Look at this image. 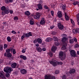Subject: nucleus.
Segmentation results:
<instances>
[{
	"mask_svg": "<svg viewBox=\"0 0 79 79\" xmlns=\"http://www.w3.org/2000/svg\"><path fill=\"white\" fill-rule=\"evenodd\" d=\"M4 71L6 73H11L12 71V68L11 67H6L4 69Z\"/></svg>",
	"mask_w": 79,
	"mask_h": 79,
	"instance_id": "1",
	"label": "nucleus"
},
{
	"mask_svg": "<svg viewBox=\"0 0 79 79\" xmlns=\"http://www.w3.org/2000/svg\"><path fill=\"white\" fill-rule=\"evenodd\" d=\"M70 53L71 56H73V57H77V54H76V52L74 50H71L70 51Z\"/></svg>",
	"mask_w": 79,
	"mask_h": 79,
	"instance_id": "2",
	"label": "nucleus"
},
{
	"mask_svg": "<svg viewBox=\"0 0 79 79\" xmlns=\"http://www.w3.org/2000/svg\"><path fill=\"white\" fill-rule=\"evenodd\" d=\"M9 9L8 7H6V9L3 11L2 12V15H5L6 14H8L9 13Z\"/></svg>",
	"mask_w": 79,
	"mask_h": 79,
	"instance_id": "3",
	"label": "nucleus"
},
{
	"mask_svg": "<svg viewBox=\"0 0 79 79\" xmlns=\"http://www.w3.org/2000/svg\"><path fill=\"white\" fill-rule=\"evenodd\" d=\"M58 27L59 29H60V30H63L64 29V26L60 23L58 24Z\"/></svg>",
	"mask_w": 79,
	"mask_h": 79,
	"instance_id": "4",
	"label": "nucleus"
},
{
	"mask_svg": "<svg viewBox=\"0 0 79 79\" xmlns=\"http://www.w3.org/2000/svg\"><path fill=\"white\" fill-rule=\"evenodd\" d=\"M20 71L22 74H26L27 73V71L26 69H21L20 70Z\"/></svg>",
	"mask_w": 79,
	"mask_h": 79,
	"instance_id": "5",
	"label": "nucleus"
},
{
	"mask_svg": "<svg viewBox=\"0 0 79 79\" xmlns=\"http://www.w3.org/2000/svg\"><path fill=\"white\" fill-rule=\"evenodd\" d=\"M5 75L3 74V72L2 71H0V77L1 78H2L3 79L4 77H5Z\"/></svg>",
	"mask_w": 79,
	"mask_h": 79,
	"instance_id": "6",
	"label": "nucleus"
},
{
	"mask_svg": "<svg viewBox=\"0 0 79 79\" xmlns=\"http://www.w3.org/2000/svg\"><path fill=\"white\" fill-rule=\"evenodd\" d=\"M56 46L53 45L51 48V50L52 52L55 53V51H56Z\"/></svg>",
	"mask_w": 79,
	"mask_h": 79,
	"instance_id": "7",
	"label": "nucleus"
},
{
	"mask_svg": "<svg viewBox=\"0 0 79 79\" xmlns=\"http://www.w3.org/2000/svg\"><path fill=\"white\" fill-rule=\"evenodd\" d=\"M49 63L51 64H52L53 66H56V65H57V64L56 63V62L53 61H49Z\"/></svg>",
	"mask_w": 79,
	"mask_h": 79,
	"instance_id": "8",
	"label": "nucleus"
},
{
	"mask_svg": "<svg viewBox=\"0 0 79 79\" xmlns=\"http://www.w3.org/2000/svg\"><path fill=\"white\" fill-rule=\"evenodd\" d=\"M34 18L36 19H39L40 18V15L39 14H36V15H34Z\"/></svg>",
	"mask_w": 79,
	"mask_h": 79,
	"instance_id": "9",
	"label": "nucleus"
},
{
	"mask_svg": "<svg viewBox=\"0 0 79 79\" xmlns=\"http://www.w3.org/2000/svg\"><path fill=\"white\" fill-rule=\"evenodd\" d=\"M62 14L61 11H58L57 13V16L59 18H61L62 17Z\"/></svg>",
	"mask_w": 79,
	"mask_h": 79,
	"instance_id": "10",
	"label": "nucleus"
},
{
	"mask_svg": "<svg viewBox=\"0 0 79 79\" xmlns=\"http://www.w3.org/2000/svg\"><path fill=\"white\" fill-rule=\"evenodd\" d=\"M53 39L51 37H48L45 40L46 42H51L52 41Z\"/></svg>",
	"mask_w": 79,
	"mask_h": 79,
	"instance_id": "11",
	"label": "nucleus"
},
{
	"mask_svg": "<svg viewBox=\"0 0 79 79\" xmlns=\"http://www.w3.org/2000/svg\"><path fill=\"white\" fill-rule=\"evenodd\" d=\"M44 20H45V19H44V18H43L42 19L40 22V24H44L45 23V22Z\"/></svg>",
	"mask_w": 79,
	"mask_h": 79,
	"instance_id": "12",
	"label": "nucleus"
},
{
	"mask_svg": "<svg viewBox=\"0 0 79 79\" xmlns=\"http://www.w3.org/2000/svg\"><path fill=\"white\" fill-rule=\"evenodd\" d=\"M10 51H11V52L13 51V48H10L9 49H7L6 50V52L7 53H10Z\"/></svg>",
	"mask_w": 79,
	"mask_h": 79,
	"instance_id": "13",
	"label": "nucleus"
},
{
	"mask_svg": "<svg viewBox=\"0 0 79 79\" xmlns=\"http://www.w3.org/2000/svg\"><path fill=\"white\" fill-rule=\"evenodd\" d=\"M25 36L27 37H30L32 36V33L31 32H29V33H27L25 34Z\"/></svg>",
	"mask_w": 79,
	"mask_h": 79,
	"instance_id": "14",
	"label": "nucleus"
},
{
	"mask_svg": "<svg viewBox=\"0 0 79 79\" xmlns=\"http://www.w3.org/2000/svg\"><path fill=\"white\" fill-rule=\"evenodd\" d=\"M76 72V70L75 69H73L70 70L69 73L70 74H72L73 73H74Z\"/></svg>",
	"mask_w": 79,
	"mask_h": 79,
	"instance_id": "15",
	"label": "nucleus"
},
{
	"mask_svg": "<svg viewBox=\"0 0 79 79\" xmlns=\"http://www.w3.org/2000/svg\"><path fill=\"white\" fill-rule=\"evenodd\" d=\"M16 65H17L16 63H14L12 64L11 66L12 68H15L16 67Z\"/></svg>",
	"mask_w": 79,
	"mask_h": 79,
	"instance_id": "16",
	"label": "nucleus"
},
{
	"mask_svg": "<svg viewBox=\"0 0 79 79\" xmlns=\"http://www.w3.org/2000/svg\"><path fill=\"white\" fill-rule=\"evenodd\" d=\"M65 18L66 21H68V20H69V17L67 15V14L66 13H65Z\"/></svg>",
	"mask_w": 79,
	"mask_h": 79,
	"instance_id": "17",
	"label": "nucleus"
},
{
	"mask_svg": "<svg viewBox=\"0 0 79 79\" xmlns=\"http://www.w3.org/2000/svg\"><path fill=\"white\" fill-rule=\"evenodd\" d=\"M38 6V8L39 10H42V5L41 4H38L37 5Z\"/></svg>",
	"mask_w": 79,
	"mask_h": 79,
	"instance_id": "18",
	"label": "nucleus"
},
{
	"mask_svg": "<svg viewBox=\"0 0 79 79\" xmlns=\"http://www.w3.org/2000/svg\"><path fill=\"white\" fill-rule=\"evenodd\" d=\"M75 32L76 33H79V28H77L76 29H74L73 30V32L74 33V32Z\"/></svg>",
	"mask_w": 79,
	"mask_h": 79,
	"instance_id": "19",
	"label": "nucleus"
},
{
	"mask_svg": "<svg viewBox=\"0 0 79 79\" xmlns=\"http://www.w3.org/2000/svg\"><path fill=\"white\" fill-rule=\"evenodd\" d=\"M13 0H5V2L6 3H12Z\"/></svg>",
	"mask_w": 79,
	"mask_h": 79,
	"instance_id": "20",
	"label": "nucleus"
},
{
	"mask_svg": "<svg viewBox=\"0 0 79 79\" xmlns=\"http://www.w3.org/2000/svg\"><path fill=\"white\" fill-rule=\"evenodd\" d=\"M37 42L38 44H40L42 43V40L40 38L37 39Z\"/></svg>",
	"mask_w": 79,
	"mask_h": 79,
	"instance_id": "21",
	"label": "nucleus"
},
{
	"mask_svg": "<svg viewBox=\"0 0 79 79\" xmlns=\"http://www.w3.org/2000/svg\"><path fill=\"white\" fill-rule=\"evenodd\" d=\"M36 49L37 51H38V52H41L42 51V49H41V48L40 47L36 48Z\"/></svg>",
	"mask_w": 79,
	"mask_h": 79,
	"instance_id": "22",
	"label": "nucleus"
},
{
	"mask_svg": "<svg viewBox=\"0 0 79 79\" xmlns=\"http://www.w3.org/2000/svg\"><path fill=\"white\" fill-rule=\"evenodd\" d=\"M62 9L64 11L66 10V6L65 4H64L62 6Z\"/></svg>",
	"mask_w": 79,
	"mask_h": 79,
	"instance_id": "23",
	"label": "nucleus"
},
{
	"mask_svg": "<svg viewBox=\"0 0 79 79\" xmlns=\"http://www.w3.org/2000/svg\"><path fill=\"white\" fill-rule=\"evenodd\" d=\"M66 41V38L63 37V38H62V42L63 43L65 42Z\"/></svg>",
	"mask_w": 79,
	"mask_h": 79,
	"instance_id": "24",
	"label": "nucleus"
},
{
	"mask_svg": "<svg viewBox=\"0 0 79 79\" xmlns=\"http://www.w3.org/2000/svg\"><path fill=\"white\" fill-rule=\"evenodd\" d=\"M11 54L10 53H8L7 54V57L8 58H11Z\"/></svg>",
	"mask_w": 79,
	"mask_h": 79,
	"instance_id": "25",
	"label": "nucleus"
},
{
	"mask_svg": "<svg viewBox=\"0 0 79 79\" xmlns=\"http://www.w3.org/2000/svg\"><path fill=\"white\" fill-rule=\"evenodd\" d=\"M53 39H54V41H56V42H58V39L57 38V37L54 36L53 37Z\"/></svg>",
	"mask_w": 79,
	"mask_h": 79,
	"instance_id": "26",
	"label": "nucleus"
},
{
	"mask_svg": "<svg viewBox=\"0 0 79 79\" xmlns=\"http://www.w3.org/2000/svg\"><path fill=\"white\" fill-rule=\"evenodd\" d=\"M7 40L8 42H11V38L10 37H8L7 38Z\"/></svg>",
	"mask_w": 79,
	"mask_h": 79,
	"instance_id": "27",
	"label": "nucleus"
},
{
	"mask_svg": "<svg viewBox=\"0 0 79 79\" xmlns=\"http://www.w3.org/2000/svg\"><path fill=\"white\" fill-rule=\"evenodd\" d=\"M25 15H27V16H29L30 15V14L31 13H30V12H29V11H26L25 13Z\"/></svg>",
	"mask_w": 79,
	"mask_h": 79,
	"instance_id": "28",
	"label": "nucleus"
},
{
	"mask_svg": "<svg viewBox=\"0 0 79 79\" xmlns=\"http://www.w3.org/2000/svg\"><path fill=\"white\" fill-rule=\"evenodd\" d=\"M73 4L74 6L76 5H78L79 4V2H74L73 3Z\"/></svg>",
	"mask_w": 79,
	"mask_h": 79,
	"instance_id": "29",
	"label": "nucleus"
},
{
	"mask_svg": "<svg viewBox=\"0 0 79 79\" xmlns=\"http://www.w3.org/2000/svg\"><path fill=\"white\" fill-rule=\"evenodd\" d=\"M59 56H63V52H60L59 53Z\"/></svg>",
	"mask_w": 79,
	"mask_h": 79,
	"instance_id": "30",
	"label": "nucleus"
},
{
	"mask_svg": "<svg viewBox=\"0 0 79 79\" xmlns=\"http://www.w3.org/2000/svg\"><path fill=\"white\" fill-rule=\"evenodd\" d=\"M6 8V7L5 6H3L1 7V9L2 11H4Z\"/></svg>",
	"mask_w": 79,
	"mask_h": 79,
	"instance_id": "31",
	"label": "nucleus"
},
{
	"mask_svg": "<svg viewBox=\"0 0 79 79\" xmlns=\"http://www.w3.org/2000/svg\"><path fill=\"white\" fill-rule=\"evenodd\" d=\"M65 59V57L64 56H61V57L60 58V60H63Z\"/></svg>",
	"mask_w": 79,
	"mask_h": 79,
	"instance_id": "32",
	"label": "nucleus"
},
{
	"mask_svg": "<svg viewBox=\"0 0 79 79\" xmlns=\"http://www.w3.org/2000/svg\"><path fill=\"white\" fill-rule=\"evenodd\" d=\"M61 49L63 50H66V47L65 46H63L61 48Z\"/></svg>",
	"mask_w": 79,
	"mask_h": 79,
	"instance_id": "33",
	"label": "nucleus"
},
{
	"mask_svg": "<svg viewBox=\"0 0 79 79\" xmlns=\"http://www.w3.org/2000/svg\"><path fill=\"white\" fill-rule=\"evenodd\" d=\"M12 52H13V54L14 55L16 54V50L15 49L13 48Z\"/></svg>",
	"mask_w": 79,
	"mask_h": 79,
	"instance_id": "34",
	"label": "nucleus"
},
{
	"mask_svg": "<svg viewBox=\"0 0 79 79\" xmlns=\"http://www.w3.org/2000/svg\"><path fill=\"white\" fill-rule=\"evenodd\" d=\"M62 79H66V76L64 75L62 76Z\"/></svg>",
	"mask_w": 79,
	"mask_h": 79,
	"instance_id": "35",
	"label": "nucleus"
},
{
	"mask_svg": "<svg viewBox=\"0 0 79 79\" xmlns=\"http://www.w3.org/2000/svg\"><path fill=\"white\" fill-rule=\"evenodd\" d=\"M34 22H33V21L32 20H30V24L31 25H33L34 24Z\"/></svg>",
	"mask_w": 79,
	"mask_h": 79,
	"instance_id": "36",
	"label": "nucleus"
},
{
	"mask_svg": "<svg viewBox=\"0 0 79 79\" xmlns=\"http://www.w3.org/2000/svg\"><path fill=\"white\" fill-rule=\"evenodd\" d=\"M5 76L7 77H9L10 76V74L7 73L5 74Z\"/></svg>",
	"mask_w": 79,
	"mask_h": 79,
	"instance_id": "37",
	"label": "nucleus"
},
{
	"mask_svg": "<svg viewBox=\"0 0 79 79\" xmlns=\"http://www.w3.org/2000/svg\"><path fill=\"white\" fill-rule=\"evenodd\" d=\"M37 42V39H35L33 41V43L34 44H36Z\"/></svg>",
	"mask_w": 79,
	"mask_h": 79,
	"instance_id": "38",
	"label": "nucleus"
},
{
	"mask_svg": "<svg viewBox=\"0 0 79 79\" xmlns=\"http://www.w3.org/2000/svg\"><path fill=\"white\" fill-rule=\"evenodd\" d=\"M69 43H70V44H73V42H74V41H73V39H70L69 40Z\"/></svg>",
	"mask_w": 79,
	"mask_h": 79,
	"instance_id": "39",
	"label": "nucleus"
},
{
	"mask_svg": "<svg viewBox=\"0 0 79 79\" xmlns=\"http://www.w3.org/2000/svg\"><path fill=\"white\" fill-rule=\"evenodd\" d=\"M79 44H76L75 46H74V48H78V47H79Z\"/></svg>",
	"mask_w": 79,
	"mask_h": 79,
	"instance_id": "40",
	"label": "nucleus"
},
{
	"mask_svg": "<svg viewBox=\"0 0 79 79\" xmlns=\"http://www.w3.org/2000/svg\"><path fill=\"white\" fill-rule=\"evenodd\" d=\"M49 55L51 57H52L53 56V54L52 53V52H49Z\"/></svg>",
	"mask_w": 79,
	"mask_h": 79,
	"instance_id": "41",
	"label": "nucleus"
},
{
	"mask_svg": "<svg viewBox=\"0 0 79 79\" xmlns=\"http://www.w3.org/2000/svg\"><path fill=\"white\" fill-rule=\"evenodd\" d=\"M59 73H60V71L59 70H56L55 71V73L56 74H58Z\"/></svg>",
	"mask_w": 79,
	"mask_h": 79,
	"instance_id": "42",
	"label": "nucleus"
},
{
	"mask_svg": "<svg viewBox=\"0 0 79 79\" xmlns=\"http://www.w3.org/2000/svg\"><path fill=\"white\" fill-rule=\"evenodd\" d=\"M54 44L55 45H56V46H58L60 45V43H54Z\"/></svg>",
	"mask_w": 79,
	"mask_h": 79,
	"instance_id": "43",
	"label": "nucleus"
},
{
	"mask_svg": "<svg viewBox=\"0 0 79 79\" xmlns=\"http://www.w3.org/2000/svg\"><path fill=\"white\" fill-rule=\"evenodd\" d=\"M58 64L62 65L63 64V62H57Z\"/></svg>",
	"mask_w": 79,
	"mask_h": 79,
	"instance_id": "44",
	"label": "nucleus"
},
{
	"mask_svg": "<svg viewBox=\"0 0 79 79\" xmlns=\"http://www.w3.org/2000/svg\"><path fill=\"white\" fill-rule=\"evenodd\" d=\"M14 20H15V21H16V20H18V17H15L14 18Z\"/></svg>",
	"mask_w": 79,
	"mask_h": 79,
	"instance_id": "45",
	"label": "nucleus"
},
{
	"mask_svg": "<svg viewBox=\"0 0 79 79\" xmlns=\"http://www.w3.org/2000/svg\"><path fill=\"white\" fill-rule=\"evenodd\" d=\"M51 13L52 16H53V14H54V12L53 11L51 10Z\"/></svg>",
	"mask_w": 79,
	"mask_h": 79,
	"instance_id": "46",
	"label": "nucleus"
},
{
	"mask_svg": "<svg viewBox=\"0 0 79 79\" xmlns=\"http://www.w3.org/2000/svg\"><path fill=\"white\" fill-rule=\"evenodd\" d=\"M0 50L2 51L3 50V46H0Z\"/></svg>",
	"mask_w": 79,
	"mask_h": 79,
	"instance_id": "47",
	"label": "nucleus"
},
{
	"mask_svg": "<svg viewBox=\"0 0 79 79\" xmlns=\"http://www.w3.org/2000/svg\"><path fill=\"white\" fill-rule=\"evenodd\" d=\"M11 32L12 34H16V32L15 31H12Z\"/></svg>",
	"mask_w": 79,
	"mask_h": 79,
	"instance_id": "48",
	"label": "nucleus"
},
{
	"mask_svg": "<svg viewBox=\"0 0 79 79\" xmlns=\"http://www.w3.org/2000/svg\"><path fill=\"white\" fill-rule=\"evenodd\" d=\"M23 60H26L27 59V57H26V56H23Z\"/></svg>",
	"mask_w": 79,
	"mask_h": 79,
	"instance_id": "49",
	"label": "nucleus"
},
{
	"mask_svg": "<svg viewBox=\"0 0 79 79\" xmlns=\"http://www.w3.org/2000/svg\"><path fill=\"white\" fill-rule=\"evenodd\" d=\"M4 48H7V45L6 44H4Z\"/></svg>",
	"mask_w": 79,
	"mask_h": 79,
	"instance_id": "50",
	"label": "nucleus"
},
{
	"mask_svg": "<svg viewBox=\"0 0 79 79\" xmlns=\"http://www.w3.org/2000/svg\"><path fill=\"white\" fill-rule=\"evenodd\" d=\"M44 7L45 9H49L48 7L47 6H44Z\"/></svg>",
	"mask_w": 79,
	"mask_h": 79,
	"instance_id": "51",
	"label": "nucleus"
},
{
	"mask_svg": "<svg viewBox=\"0 0 79 79\" xmlns=\"http://www.w3.org/2000/svg\"><path fill=\"white\" fill-rule=\"evenodd\" d=\"M63 37H65V38H66V37H67V35L66 34H64L63 35Z\"/></svg>",
	"mask_w": 79,
	"mask_h": 79,
	"instance_id": "52",
	"label": "nucleus"
},
{
	"mask_svg": "<svg viewBox=\"0 0 79 79\" xmlns=\"http://www.w3.org/2000/svg\"><path fill=\"white\" fill-rule=\"evenodd\" d=\"M25 52H26V49H23L22 50V53H25Z\"/></svg>",
	"mask_w": 79,
	"mask_h": 79,
	"instance_id": "53",
	"label": "nucleus"
},
{
	"mask_svg": "<svg viewBox=\"0 0 79 79\" xmlns=\"http://www.w3.org/2000/svg\"><path fill=\"white\" fill-rule=\"evenodd\" d=\"M73 40H74V41H75V42H77V39H76V38L74 37L73 38Z\"/></svg>",
	"mask_w": 79,
	"mask_h": 79,
	"instance_id": "54",
	"label": "nucleus"
},
{
	"mask_svg": "<svg viewBox=\"0 0 79 79\" xmlns=\"http://www.w3.org/2000/svg\"><path fill=\"white\" fill-rule=\"evenodd\" d=\"M23 56H24L23 55H21L20 56V58H23Z\"/></svg>",
	"mask_w": 79,
	"mask_h": 79,
	"instance_id": "55",
	"label": "nucleus"
},
{
	"mask_svg": "<svg viewBox=\"0 0 79 79\" xmlns=\"http://www.w3.org/2000/svg\"><path fill=\"white\" fill-rule=\"evenodd\" d=\"M54 28V26L53 25H52V26H51L50 27V28L51 29H53Z\"/></svg>",
	"mask_w": 79,
	"mask_h": 79,
	"instance_id": "56",
	"label": "nucleus"
},
{
	"mask_svg": "<svg viewBox=\"0 0 79 79\" xmlns=\"http://www.w3.org/2000/svg\"><path fill=\"white\" fill-rule=\"evenodd\" d=\"M10 14H12L13 13V10H10Z\"/></svg>",
	"mask_w": 79,
	"mask_h": 79,
	"instance_id": "57",
	"label": "nucleus"
},
{
	"mask_svg": "<svg viewBox=\"0 0 79 79\" xmlns=\"http://www.w3.org/2000/svg\"><path fill=\"white\" fill-rule=\"evenodd\" d=\"M77 19L79 18V14L77 15Z\"/></svg>",
	"mask_w": 79,
	"mask_h": 79,
	"instance_id": "58",
	"label": "nucleus"
},
{
	"mask_svg": "<svg viewBox=\"0 0 79 79\" xmlns=\"http://www.w3.org/2000/svg\"><path fill=\"white\" fill-rule=\"evenodd\" d=\"M24 38V35H23L21 37V39H23Z\"/></svg>",
	"mask_w": 79,
	"mask_h": 79,
	"instance_id": "59",
	"label": "nucleus"
},
{
	"mask_svg": "<svg viewBox=\"0 0 79 79\" xmlns=\"http://www.w3.org/2000/svg\"><path fill=\"white\" fill-rule=\"evenodd\" d=\"M42 50L43 51H45L46 50V49L45 48H43Z\"/></svg>",
	"mask_w": 79,
	"mask_h": 79,
	"instance_id": "60",
	"label": "nucleus"
},
{
	"mask_svg": "<svg viewBox=\"0 0 79 79\" xmlns=\"http://www.w3.org/2000/svg\"><path fill=\"white\" fill-rule=\"evenodd\" d=\"M36 47H39V45L38 44H37L36 45Z\"/></svg>",
	"mask_w": 79,
	"mask_h": 79,
	"instance_id": "61",
	"label": "nucleus"
},
{
	"mask_svg": "<svg viewBox=\"0 0 79 79\" xmlns=\"http://www.w3.org/2000/svg\"><path fill=\"white\" fill-rule=\"evenodd\" d=\"M77 55H79V51H78L77 52Z\"/></svg>",
	"mask_w": 79,
	"mask_h": 79,
	"instance_id": "62",
	"label": "nucleus"
},
{
	"mask_svg": "<svg viewBox=\"0 0 79 79\" xmlns=\"http://www.w3.org/2000/svg\"><path fill=\"white\" fill-rule=\"evenodd\" d=\"M70 21H71V23H72V22H74V21H73V19H71Z\"/></svg>",
	"mask_w": 79,
	"mask_h": 79,
	"instance_id": "63",
	"label": "nucleus"
},
{
	"mask_svg": "<svg viewBox=\"0 0 79 79\" xmlns=\"http://www.w3.org/2000/svg\"><path fill=\"white\" fill-rule=\"evenodd\" d=\"M72 23L73 25H74V22H72Z\"/></svg>",
	"mask_w": 79,
	"mask_h": 79,
	"instance_id": "64",
	"label": "nucleus"
}]
</instances>
